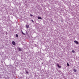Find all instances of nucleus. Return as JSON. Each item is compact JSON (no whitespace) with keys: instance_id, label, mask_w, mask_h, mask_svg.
Wrapping results in <instances>:
<instances>
[{"instance_id":"obj_11","label":"nucleus","mask_w":79,"mask_h":79,"mask_svg":"<svg viewBox=\"0 0 79 79\" xmlns=\"http://www.w3.org/2000/svg\"><path fill=\"white\" fill-rule=\"evenodd\" d=\"M72 53H74V52H75V51L74 50H72Z\"/></svg>"},{"instance_id":"obj_9","label":"nucleus","mask_w":79,"mask_h":79,"mask_svg":"<svg viewBox=\"0 0 79 79\" xmlns=\"http://www.w3.org/2000/svg\"><path fill=\"white\" fill-rule=\"evenodd\" d=\"M16 37H18V35L16 34Z\"/></svg>"},{"instance_id":"obj_2","label":"nucleus","mask_w":79,"mask_h":79,"mask_svg":"<svg viewBox=\"0 0 79 79\" xmlns=\"http://www.w3.org/2000/svg\"><path fill=\"white\" fill-rule=\"evenodd\" d=\"M12 43L13 45H16V43H15V41H13L12 42Z\"/></svg>"},{"instance_id":"obj_3","label":"nucleus","mask_w":79,"mask_h":79,"mask_svg":"<svg viewBox=\"0 0 79 79\" xmlns=\"http://www.w3.org/2000/svg\"><path fill=\"white\" fill-rule=\"evenodd\" d=\"M74 42L75 43H76V44H79V42L76 40Z\"/></svg>"},{"instance_id":"obj_5","label":"nucleus","mask_w":79,"mask_h":79,"mask_svg":"<svg viewBox=\"0 0 79 79\" xmlns=\"http://www.w3.org/2000/svg\"><path fill=\"white\" fill-rule=\"evenodd\" d=\"M38 18L39 19H42V18H41L40 17H38Z\"/></svg>"},{"instance_id":"obj_1","label":"nucleus","mask_w":79,"mask_h":79,"mask_svg":"<svg viewBox=\"0 0 79 79\" xmlns=\"http://www.w3.org/2000/svg\"><path fill=\"white\" fill-rule=\"evenodd\" d=\"M56 65L58 68H61V66L59 65V64H56Z\"/></svg>"},{"instance_id":"obj_10","label":"nucleus","mask_w":79,"mask_h":79,"mask_svg":"<svg viewBox=\"0 0 79 79\" xmlns=\"http://www.w3.org/2000/svg\"><path fill=\"white\" fill-rule=\"evenodd\" d=\"M73 71H74V72H76V69H73Z\"/></svg>"},{"instance_id":"obj_7","label":"nucleus","mask_w":79,"mask_h":79,"mask_svg":"<svg viewBox=\"0 0 79 79\" xmlns=\"http://www.w3.org/2000/svg\"><path fill=\"white\" fill-rule=\"evenodd\" d=\"M18 50H19V51H21V49L20 48H19Z\"/></svg>"},{"instance_id":"obj_14","label":"nucleus","mask_w":79,"mask_h":79,"mask_svg":"<svg viewBox=\"0 0 79 79\" xmlns=\"http://www.w3.org/2000/svg\"><path fill=\"white\" fill-rule=\"evenodd\" d=\"M31 21H32V22H34V21H33V20H31Z\"/></svg>"},{"instance_id":"obj_13","label":"nucleus","mask_w":79,"mask_h":79,"mask_svg":"<svg viewBox=\"0 0 79 79\" xmlns=\"http://www.w3.org/2000/svg\"><path fill=\"white\" fill-rule=\"evenodd\" d=\"M30 16L32 17V16H33V15H32L31 14H30Z\"/></svg>"},{"instance_id":"obj_8","label":"nucleus","mask_w":79,"mask_h":79,"mask_svg":"<svg viewBox=\"0 0 79 79\" xmlns=\"http://www.w3.org/2000/svg\"><path fill=\"white\" fill-rule=\"evenodd\" d=\"M67 66H69V64L68 63H67Z\"/></svg>"},{"instance_id":"obj_12","label":"nucleus","mask_w":79,"mask_h":79,"mask_svg":"<svg viewBox=\"0 0 79 79\" xmlns=\"http://www.w3.org/2000/svg\"><path fill=\"white\" fill-rule=\"evenodd\" d=\"M26 73H27V74H28V72L27 71H26Z\"/></svg>"},{"instance_id":"obj_6","label":"nucleus","mask_w":79,"mask_h":79,"mask_svg":"<svg viewBox=\"0 0 79 79\" xmlns=\"http://www.w3.org/2000/svg\"><path fill=\"white\" fill-rule=\"evenodd\" d=\"M22 31V34H23V35H25V34H24V33H23V31Z\"/></svg>"},{"instance_id":"obj_4","label":"nucleus","mask_w":79,"mask_h":79,"mask_svg":"<svg viewBox=\"0 0 79 79\" xmlns=\"http://www.w3.org/2000/svg\"><path fill=\"white\" fill-rule=\"evenodd\" d=\"M26 27L27 28V29H28L29 27V25H26Z\"/></svg>"}]
</instances>
